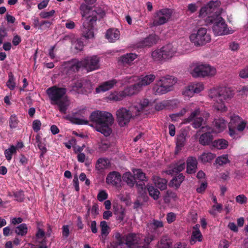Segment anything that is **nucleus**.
<instances>
[{
  "mask_svg": "<svg viewBox=\"0 0 248 248\" xmlns=\"http://www.w3.org/2000/svg\"><path fill=\"white\" fill-rule=\"evenodd\" d=\"M219 1H211L206 6L202 7L199 13V17L204 18L208 23L213 24V31L216 35H225L232 34L234 31L229 29L225 20L220 16Z\"/></svg>",
  "mask_w": 248,
  "mask_h": 248,
  "instance_id": "nucleus-1",
  "label": "nucleus"
},
{
  "mask_svg": "<svg viewBox=\"0 0 248 248\" xmlns=\"http://www.w3.org/2000/svg\"><path fill=\"white\" fill-rule=\"evenodd\" d=\"M80 10L82 16L85 17L80 27L81 35L86 39H93L94 26L96 25V20L103 17L105 13L102 9L93 10L89 9L86 5H81Z\"/></svg>",
  "mask_w": 248,
  "mask_h": 248,
  "instance_id": "nucleus-2",
  "label": "nucleus"
},
{
  "mask_svg": "<svg viewBox=\"0 0 248 248\" xmlns=\"http://www.w3.org/2000/svg\"><path fill=\"white\" fill-rule=\"evenodd\" d=\"M234 95L233 91L225 86L214 87L208 91V96L213 102L214 108L222 112L228 109L225 102L230 101Z\"/></svg>",
  "mask_w": 248,
  "mask_h": 248,
  "instance_id": "nucleus-3",
  "label": "nucleus"
},
{
  "mask_svg": "<svg viewBox=\"0 0 248 248\" xmlns=\"http://www.w3.org/2000/svg\"><path fill=\"white\" fill-rule=\"evenodd\" d=\"M150 107V102L147 99H143L135 103L130 108L129 110L125 108L119 109L117 112V116L119 124L124 126L132 118V115H138L140 113L145 111Z\"/></svg>",
  "mask_w": 248,
  "mask_h": 248,
  "instance_id": "nucleus-4",
  "label": "nucleus"
},
{
  "mask_svg": "<svg viewBox=\"0 0 248 248\" xmlns=\"http://www.w3.org/2000/svg\"><path fill=\"white\" fill-rule=\"evenodd\" d=\"M66 89L60 88L56 86L48 88L46 93L50 100L51 104L57 105L59 111L63 114H65L67 109V105L65 101L62 99L66 93Z\"/></svg>",
  "mask_w": 248,
  "mask_h": 248,
  "instance_id": "nucleus-5",
  "label": "nucleus"
},
{
  "mask_svg": "<svg viewBox=\"0 0 248 248\" xmlns=\"http://www.w3.org/2000/svg\"><path fill=\"white\" fill-rule=\"evenodd\" d=\"M108 112L96 110L90 116V121L95 125L96 130L105 137L108 136Z\"/></svg>",
  "mask_w": 248,
  "mask_h": 248,
  "instance_id": "nucleus-6",
  "label": "nucleus"
},
{
  "mask_svg": "<svg viewBox=\"0 0 248 248\" xmlns=\"http://www.w3.org/2000/svg\"><path fill=\"white\" fill-rule=\"evenodd\" d=\"M191 75L195 78L214 77L217 73L216 68L210 64L202 62L192 63L189 67Z\"/></svg>",
  "mask_w": 248,
  "mask_h": 248,
  "instance_id": "nucleus-7",
  "label": "nucleus"
},
{
  "mask_svg": "<svg viewBox=\"0 0 248 248\" xmlns=\"http://www.w3.org/2000/svg\"><path fill=\"white\" fill-rule=\"evenodd\" d=\"M228 123L229 134L233 139L241 137V133L247 127V121L237 115L232 114L230 116Z\"/></svg>",
  "mask_w": 248,
  "mask_h": 248,
  "instance_id": "nucleus-8",
  "label": "nucleus"
},
{
  "mask_svg": "<svg viewBox=\"0 0 248 248\" xmlns=\"http://www.w3.org/2000/svg\"><path fill=\"white\" fill-rule=\"evenodd\" d=\"M142 237L141 234L131 233L121 238L120 234L117 233L115 235L117 239V248H123L124 245H126L128 248H134L140 243Z\"/></svg>",
  "mask_w": 248,
  "mask_h": 248,
  "instance_id": "nucleus-9",
  "label": "nucleus"
},
{
  "mask_svg": "<svg viewBox=\"0 0 248 248\" xmlns=\"http://www.w3.org/2000/svg\"><path fill=\"white\" fill-rule=\"evenodd\" d=\"M189 39L195 46H202L209 43L211 37L207 32L205 28H200L197 30L193 31L189 35Z\"/></svg>",
  "mask_w": 248,
  "mask_h": 248,
  "instance_id": "nucleus-10",
  "label": "nucleus"
},
{
  "mask_svg": "<svg viewBox=\"0 0 248 248\" xmlns=\"http://www.w3.org/2000/svg\"><path fill=\"white\" fill-rule=\"evenodd\" d=\"M172 12L171 10L164 8L156 11L154 15L152 26H158L167 23L170 18Z\"/></svg>",
  "mask_w": 248,
  "mask_h": 248,
  "instance_id": "nucleus-11",
  "label": "nucleus"
},
{
  "mask_svg": "<svg viewBox=\"0 0 248 248\" xmlns=\"http://www.w3.org/2000/svg\"><path fill=\"white\" fill-rule=\"evenodd\" d=\"M156 76L153 74H142L138 77H130L128 78V82L136 80L137 83L142 90L143 88L149 86L155 80Z\"/></svg>",
  "mask_w": 248,
  "mask_h": 248,
  "instance_id": "nucleus-12",
  "label": "nucleus"
},
{
  "mask_svg": "<svg viewBox=\"0 0 248 248\" xmlns=\"http://www.w3.org/2000/svg\"><path fill=\"white\" fill-rule=\"evenodd\" d=\"M162 48L165 61L170 60L174 57L184 54L183 52L178 50L176 46L172 44H168L163 46Z\"/></svg>",
  "mask_w": 248,
  "mask_h": 248,
  "instance_id": "nucleus-13",
  "label": "nucleus"
},
{
  "mask_svg": "<svg viewBox=\"0 0 248 248\" xmlns=\"http://www.w3.org/2000/svg\"><path fill=\"white\" fill-rule=\"evenodd\" d=\"M83 67L88 72L92 71L99 68V59L96 56H88L82 60Z\"/></svg>",
  "mask_w": 248,
  "mask_h": 248,
  "instance_id": "nucleus-14",
  "label": "nucleus"
},
{
  "mask_svg": "<svg viewBox=\"0 0 248 248\" xmlns=\"http://www.w3.org/2000/svg\"><path fill=\"white\" fill-rule=\"evenodd\" d=\"M201 131L202 132H205V133L200 136L199 139L200 143L203 145L209 144L213 139L211 133H213L214 131L210 127L207 126H202Z\"/></svg>",
  "mask_w": 248,
  "mask_h": 248,
  "instance_id": "nucleus-15",
  "label": "nucleus"
},
{
  "mask_svg": "<svg viewBox=\"0 0 248 248\" xmlns=\"http://www.w3.org/2000/svg\"><path fill=\"white\" fill-rule=\"evenodd\" d=\"M200 113L199 108H196L194 111L191 112L190 115L188 118V121H193L192 125L194 128H199L202 124L203 120L201 117H198Z\"/></svg>",
  "mask_w": 248,
  "mask_h": 248,
  "instance_id": "nucleus-16",
  "label": "nucleus"
},
{
  "mask_svg": "<svg viewBox=\"0 0 248 248\" xmlns=\"http://www.w3.org/2000/svg\"><path fill=\"white\" fill-rule=\"evenodd\" d=\"M137 58V55L133 53H126L119 57V63L124 66L131 65L132 62Z\"/></svg>",
  "mask_w": 248,
  "mask_h": 248,
  "instance_id": "nucleus-17",
  "label": "nucleus"
},
{
  "mask_svg": "<svg viewBox=\"0 0 248 248\" xmlns=\"http://www.w3.org/2000/svg\"><path fill=\"white\" fill-rule=\"evenodd\" d=\"M159 80L168 90V92L172 90L173 86L177 82L176 78L169 75L162 77Z\"/></svg>",
  "mask_w": 248,
  "mask_h": 248,
  "instance_id": "nucleus-18",
  "label": "nucleus"
},
{
  "mask_svg": "<svg viewBox=\"0 0 248 248\" xmlns=\"http://www.w3.org/2000/svg\"><path fill=\"white\" fill-rule=\"evenodd\" d=\"M164 224L162 221L153 219L152 222L147 224L148 231L157 233V235H159L161 233L159 229L162 228Z\"/></svg>",
  "mask_w": 248,
  "mask_h": 248,
  "instance_id": "nucleus-19",
  "label": "nucleus"
},
{
  "mask_svg": "<svg viewBox=\"0 0 248 248\" xmlns=\"http://www.w3.org/2000/svg\"><path fill=\"white\" fill-rule=\"evenodd\" d=\"M200 225L196 224L193 227L192 233L190 239V243L194 245L196 242H201L202 240V235L200 231Z\"/></svg>",
  "mask_w": 248,
  "mask_h": 248,
  "instance_id": "nucleus-20",
  "label": "nucleus"
},
{
  "mask_svg": "<svg viewBox=\"0 0 248 248\" xmlns=\"http://www.w3.org/2000/svg\"><path fill=\"white\" fill-rule=\"evenodd\" d=\"M227 122L222 118L215 119L214 126L216 133H220L224 131L227 127Z\"/></svg>",
  "mask_w": 248,
  "mask_h": 248,
  "instance_id": "nucleus-21",
  "label": "nucleus"
},
{
  "mask_svg": "<svg viewBox=\"0 0 248 248\" xmlns=\"http://www.w3.org/2000/svg\"><path fill=\"white\" fill-rule=\"evenodd\" d=\"M101 233L99 238L101 242L104 244L105 243L108 234V225L105 221H101L100 223Z\"/></svg>",
  "mask_w": 248,
  "mask_h": 248,
  "instance_id": "nucleus-22",
  "label": "nucleus"
},
{
  "mask_svg": "<svg viewBox=\"0 0 248 248\" xmlns=\"http://www.w3.org/2000/svg\"><path fill=\"white\" fill-rule=\"evenodd\" d=\"M141 91L138 83H136L134 85L126 88L122 91L124 97L131 96L137 94Z\"/></svg>",
  "mask_w": 248,
  "mask_h": 248,
  "instance_id": "nucleus-23",
  "label": "nucleus"
},
{
  "mask_svg": "<svg viewBox=\"0 0 248 248\" xmlns=\"http://www.w3.org/2000/svg\"><path fill=\"white\" fill-rule=\"evenodd\" d=\"M153 92L155 95H162L168 93V90L164 86L162 83L157 80L153 87Z\"/></svg>",
  "mask_w": 248,
  "mask_h": 248,
  "instance_id": "nucleus-24",
  "label": "nucleus"
},
{
  "mask_svg": "<svg viewBox=\"0 0 248 248\" xmlns=\"http://www.w3.org/2000/svg\"><path fill=\"white\" fill-rule=\"evenodd\" d=\"M82 60L79 61L77 59H72L69 62L68 71L72 72H77L83 67Z\"/></svg>",
  "mask_w": 248,
  "mask_h": 248,
  "instance_id": "nucleus-25",
  "label": "nucleus"
},
{
  "mask_svg": "<svg viewBox=\"0 0 248 248\" xmlns=\"http://www.w3.org/2000/svg\"><path fill=\"white\" fill-rule=\"evenodd\" d=\"M109 183L117 187L120 186L121 183V175L116 171L109 173Z\"/></svg>",
  "mask_w": 248,
  "mask_h": 248,
  "instance_id": "nucleus-26",
  "label": "nucleus"
},
{
  "mask_svg": "<svg viewBox=\"0 0 248 248\" xmlns=\"http://www.w3.org/2000/svg\"><path fill=\"white\" fill-rule=\"evenodd\" d=\"M197 161L196 158L193 157L188 158L187 160V172L189 174L194 173L197 168Z\"/></svg>",
  "mask_w": 248,
  "mask_h": 248,
  "instance_id": "nucleus-27",
  "label": "nucleus"
},
{
  "mask_svg": "<svg viewBox=\"0 0 248 248\" xmlns=\"http://www.w3.org/2000/svg\"><path fill=\"white\" fill-rule=\"evenodd\" d=\"M163 200L166 203H169L178 201L179 197L175 192L168 190L163 197Z\"/></svg>",
  "mask_w": 248,
  "mask_h": 248,
  "instance_id": "nucleus-28",
  "label": "nucleus"
},
{
  "mask_svg": "<svg viewBox=\"0 0 248 248\" xmlns=\"http://www.w3.org/2000/svg\"><path fill=\"white\" fill-rule=\"evenodd\" d=\"M153 181L155 186L161 190H164L166 188L167 181L166 179L160 178L156 176H154L153 177Z\"/></svg>",
  "mask_w": 248,
  "mask_h": 248,
  "instance_id": "nucleus-29",
  "label": "nucleus"
},
{
  "mask_svg": "<svg viewBox=\"0 0 248 248\" xmlns=\"http://www.w3.org/2000/svg\"><path fill=\"white\" fill-rule=\"evenodd\" d=\"M108 160L107 158H99L97 159L95 164V169L102 171L104 169L107 168L108 165Z\"/></svg>",
  "mask_w": 248,
  "mask_h": 248,
  "instance_id": "nucleus-30",
  "label": "nucleus"
},
{
  "mask_svg": "<svg viewBox=\"0 0 248 248\" xmlns=\"http://www.w3.org/2000/svg\"><path fill=\"white\" fill-rule=\"evenodd\" d=\"M162 47L153 51L151 55L154 61L162 62L165 61Z\"/></svg>",
  "mask_w": 248,
  "mask_h": 248,
  "instance_id": "nucleus-31",
  "label": "nucleus"
},
{
  "mask_svg": "<svg viewBox=\"0 0 248 248\" xmlns=\"http://www.w3.org/2000/svg\"><path fill=\"white\" fill-rule=\"evenodd\" d=\"M215 157V155L209 152H205L199 157V160L203 163H206L212 161Z\"/></svg>",
  "mask_w": 248,
  "mask_h": 248,
  "instance_id": "nucleus-32",
  "label": "nucleus"
},
{
  "mask_svg": "<svg viewBox=\"0 0 248 248\" xmlns=\"http://www.w3.org/2000/svg\"><path fill=\"white\" fill-rule=\"evenodd\" d=\"M66 119L72 124H76L84 125L88 124H89V121L87 120L77 118L74 115L67 116L66 117Z\"/></svg>",
  "mask_w": 248,
  "mask_h": 248,
  "instance_id": "nucleus-33",
  "label": "nucleus"
},
{
  "mask_svg": "<svg viewBox=\"0 0 248 248\" xmlns=\"http://www.w3.org/2000/svg\"><path fill=\"white\" fill-rule=\"evenodd\" d=\"M123 180L131 187L134 186L135 184L134 175L133 176L130 172H126L123 176Z\"/></svg>",
  "mask_w": 248,
  "mask_h": 248,
  "instance_id": "nucleus-34",
  "label": "nucleus"
},
{
  "mask_svg": "<svg viewBox=\"0 0 248 248\" xmlns=\"http://www.w3.org/2000/svg\"><path fill=\"white\" fill-rule=\"evenodd\" d=\"M189 84L190 87L193 90L194 93H198L204 89V85L201 82H192Z\"/></svg>",
  "mask_w": 248,
  "mask_h": 248,
  "instance_id": "nucleus-35",
  "label": "nucleus"
},
{
  "mask_svg": "<svg viewBox=\"0 0 248 248\" xmlns=\"http://www.w3.org/2000/svg\"><path fill=\"white\" fill-rule=\"evenodd\" d=\"M16 78L13 74L10 72L8 73V79L6 83V86L11 91L14 90L16 87Z\"/></svg>",
  "mask_w": 248,
  "mask_h": 248,
  "instance_id": "nucleus-36",
  "label": "nucleus"
},
{
  "mask_svg": "<svg viewBox=\"0 0 248 248\" xmlns=\"http://www.w3.org/2000/svg\"><path fill=\"white\" fill-rule=\"evenodd\" d=\"M185 176L182 174H179L175 177L170 182V186L177 188L180 186L181 183L184 180Z\"/></svg>",
  "mask_w": 248,
  "mask_h": 248,
  "instance_id": "nucleus-37",
  "label": "nucleus"
},
{
  "mask_svg": "<svg viewBox=\"0 0 248 248\" xmlns=\"http://www.w3.org/2000/svg\"><path fill=\"white\" fill-rule=\"evenodd\" d=\"M158 37L155 34L150 35L142 41V46H151L155 44Z\"/></svg>",
  "mask_w": 248,
  "mask_h": 248,
  "instance_id": "nucleus-38",
  "label": "nucleus"
},
{
  "mask_svg": "<svg viewBox=\"0 0 248 248\" xmlns=\"http://www.w3.org/2000/svg\"><path fill=\"white\" fill-rule=\"evenodd\" d=\"M120 33L117 29H109V42H115L120 38Z\"/></svg>",
  "mask_w": 248,
  "mask_h": 248,
  "instance_id": "nucleus-39",
  "label": "nucleus"
},
{
  "mask_svg": "<svg viewBox=\"0 0 248 248\" xmlns=\"http://www.w3.org/2000/svg\"><path fill=\"white\" fill-rule=\"evenodd\" d=\"M133 173L134 175L135 179H137L140 181H147V178L145 176V174L143 173L140 169H133Z\"/></svg>",
  "mask_w": 248,
  "mask_h": 248,
  "instance_id": "nucleus-40",
  "label": "nucleus"
},
{
  "mask_svg": "<svg viewBox=\"0 0 248 248\" xmlns=\"http://www.w3.org/2000/svg\"><path fill=\"white\" fill-rule=\"evenodd\" d=\"M213 145L214 147L218 149H223L227 148L228 141L224 139H219L215 140Z\"/></svg>",
  "mask_w": 248,
  "mask_h": 248,
  "instance_id": "nucleus-41",
  "label": "nucleus"
},
{
  "mask_svg": "<svg viewBox=\"0 0 248 248\" xmlns=\"http://www.w3.org/2000/svg\"><path fill=\"white\" fill-rule=\"evenodd\" d=\"M147 189L151 197L155 200L158 199L160 192L157 189L150 185H147Z\"/></svg>",
  "mask_w": 248,
  "mask_h": 248,
  "instance_id": "nucleus-42",
  "label": "nucleus"
},
{
  "mask_svg": "<svg viewBox=\"0 0 248 248\" xmlns=\"http://www.w3.org/2000/svg\"><path fill=\"white\" fill-rule=\"evenodd\" d=\"M15 232L18 235L21 236L25 235L28 232V228L27 225L22 223L16 228Z\"/></svg>",
  "mask_w": 248,
  "mask_h": 248,
  "instance_id": "nucleus-43",
  "label": "nucleus"
},
{
  "mask_svg": "<svg viewBox=\"0 0 248 248\" xmlns=\"http://www.w3.org/2000/svg\"><path fill=\"white\" fill-rule=\"evenodd\" d=\"M17 148L14 145H11L10 147L5 150L4 155L7 160L10 161L12 159V155L16 153Z\"/></svg>",
  "mask_w": 248,
  "mask_h": 248,
  "instance_id": "nucleus-44",
  "label": "nucleus"
},
{
  "mask_svg": "<svg viewBox=\"0 0 248 248\" xmlns=\"http://www.w3.org/2000/svg\"><path fill=\"white\" fill-rule=\"evenodd\" d=\"M108 90V81L104 82L100 84L95 89L96 93H103Z\"/></svg>",
  "mask_w": 248,
  "mask_h": 248,
  "instance_id": "nucleus-45",
  "label": "nucleus"
},
{
  "mask_svg": "<svg viewBox=\"0 0 248 248\" xmlns=\"http://www.w3.org/2000/svg\"><path fill=\"white\" fill-rule=\"evenodd\" d=\"M108 148V140L107 139H101L98 143V150L100 152H104Z\"/></svg>",
  "mask_w": 248,
  "mask_h": 248,
  "instance_id": "nucleus-46",
  "label": "nucleus"
},
{
  "mask_svg": "<svg viewBox=\"0 0 248 248\" xmlns=\"http://www.w3.org/2000/svg\"><path fill=\"white\" fill-rule=\"evenodd\" d=\"M158 235H157V233H155L148 231L144 238L145 244L146 245H149L151 242L154 240Z\"/></svg>",
  "mask_w": 248,
  "mask_h": 248,
  "instance_id": "nucleus-47",
  "label": "nucleus"
},
{
  "mask_svg": "<svg viewBox=\"0 0 248 248\" xmlns=\"http://www.w3.org/2000/svg\"><path fill=\"white\" fill-rule=\"evenodd\" d=\"M19 121L15 114L12 115L9 119V126L11 129H14L17 127Z\"/></svg>",
  "mask_w": 248,
  "mask_h": 248,
  "instance_id": "nucleus-48",
  "label": "nucleus"
},
{
  "mask_svg": "<svg viewBox=\"0 0 248 248\" xmlns=\"http://www.w3.org/2000/svg\"><path fill=\"white\" fill-rule=\"evenodd\" d=\"M123 92H114L109 94V100L113 101H120L124 98Z\"/></svg>",
  "mask_w": 248,
  "mask_h": 248,
  "instance_id": "nucleus-49",
  "label": "nucleus"
},
{
  "mask_svg": "<svg viewBox=\"0 0 248 248\" xmlns=\"http://www.w3.org/2000/svg\"><path fill=\"white\" fill-rule=\"evenodd\" d=\"M217 164L219 165H223L229 162V160L228 157V155H224L218 156L216 160Z\"/></svg>",
  "mask_w": 248,
  "mask_h": 248,
  "instance_id": "nucleus-50",
  "label": "nucleus"
},
{
  "mask_svg": "<svg viewBox=\"0 0 248 248\" xmlns=\"http://www.w3.org/2000/svg\"><path fill=\"white\" fill-rule=\"evenodd\" d=\"M222 210V206L221 204L217 203L215 205H214L211 209L209 211V213L215 216L216 215V211H217L219 213H220Z\"/></svg>",
  "mask_w": 248,
  "mask_h": 248,
  "instance_id": "nucleus-51",
  "label": "nucleus"
},
{
  "mask_svg": "<svg viewBox=\"0 0 248 248\" xmlns=\"http://www.w3.org/2000/svg\"><path fill=\"white\" fill-rule=\"evenodd\" d=\"M185 138L183 136H180L177 137L176 140V152H178L184 145Z\"/></svg>",
  "mask_w": 248,
  "mask_h": 248,
  "instance_id": "nucleus-52",
  "label": "nucleus"
},
{
  "mask_svg": "<svg viewBox=\"0 0 248 248\" xmlns=\"http://www.w3.org/2000/svg\"><path fill=\"white\" fill-rule=\"evenodd\" d=\"M183 95L186 97H191L193 96L194 93L190 87V84L186 87L182 92Z\"/></svg>",
  "mask_w": 248,
  "mask_h": 248,
  "instance_id": "nucleus-53",
  "label": "nucleus"
},
{
  "mask_svg": "<svg viewBox=\"0 0 248 248\" xmlns=\"http://www.w3.org/2000/svg\"><path fill=\"white\" fill-rule=\"evenodd\" d=\"M187 110V108H184L180 112L170 115V117L172 121H177L178 118L183 116Z\"/></svg>",
  "mask_w": 248,
  "mask_h": 248,
  "instance_id": "nucleus-54",
  "label": "nucleus"
},
{
  "mask_svg": "<svg viewBox=\"0 0 248 248\" xmlns=\"http://www.w3.org/2000/svg\"><path fill=\"white\" fill-rule=\"evenodd\" d=\"M185 168V164L184 162H180L177 163L172 170L174 172H179L182 171Z\"/></svg>",
  "mask_w": 248,
  "mask_h": 248,
  "instance_id": "nucleus-55",
  "label": "nucleus"
},
{
  "mask_svg": "<svg viewBox=\"0 0 248 248\" xmlns=\"http://www.w3.org/2000/svg\"><path fill=\"white\" fill-rule=\"evenodd\" d=\"M236 202L241 204H245L247 202L248 198L244 194H240L236 196Z\"/></svg>",
  "mask_w": 248,
  "mask_h": 248,
  "instance_id": "nucleus-56",
  "label": "nucleus"
},
{
  "mask_svg": "<svg viewBox=\"0 0 248 248\" xmlns=\"http://www.w3.org/2000/svg\"><path fill=\"white\" fill-rule=\"evenodd\" d=\"M55 13V11L52 10L49 12H42L40 14V16L43 18H47L53 16Z\"/></svg>",
  "mask_w": 248,
  "mask_h": 248,
  "instance_id": "nucleus-57",
  "label": "nucleus"
},
{
  "mask_svg": "<svg viewBox=\"0 0 248 248\" xmlns=\"http://www.w3.org/2000/svg\"><path fill=\"white\" fill-rule=\"evenodd\" d=\"M108 193L104 190L100 191L97 195V199L99 202H103L108 198Z\"/></svg>",
  "mask_w": 248,
  "mask_h": 248,
  "instance_id": "nucleus-58",
  "label": "nucleus"
},
{
  "mask_svg": "<svg viewBox=\"0 0 248 248\" xmlns=\"http://www.w3.org/2000/svg\"><path fill=\"white\" fill-rule=\"evenodd\" d=\"M115 214L117 216L116 217L117 218V220H119L120 221H121L124 219V210L123 208H121L119 210L115 211Z\"/></svg>",
  "mask_w": 248,
  "mask_h": 248,
  "instance_id": "nucleus-59",
  "label": "nucleus"
},
{
  "mask_svg": "<svg viewBox=\"0 0 248 248\" xmlns=\"http://www.w3.org/2000/svg\"><path fill=\"white\" fill-rule=\"evenodd\" d=\"M41 126V121L39 120H35L32 123V129L34 131L37 132L40 130Z\"/></svg>",
  "mask_w": 248,
  "mask_h": 248,
  "instance_id": "nucleus-60",
  "label": "nucleus"
},
{
  "mask_svg": "<svg viewBox=\"0 0 248 248\" xmlns=\"http://www.w3.org/2000/svg\"><path fill=\"white\" fill-rule=\"evenodd\" d=\"M136 187L139 193L141 195L146 193V188L144 184H137Z\"/></svg>",
  "mask_w": 248,
  "mask_h": 248,
  "instance_id": "nucleus-61",
  "label": "nucleus"
},
{
  "mask_svg": "<svg viewBox=\"0 0 248 248\" xmlns=\"http://www.w3.org/2000/svg\"><path fill=\"white\" fill-rule=\"evenodd\" d=\"M70 234L69 226L64 225L62 227V236L64 238H67Z\"/></svg>",
  "mask_w": 248,
  "mask_h": 248,
  "instance_id": "nucleus-62",
  "label": "nucleus"
},
{
  "mask_svg": "<svg viewBox=\"0 0 248 248\" xmlns=\"http://www.w3.org/2000/svg\"><path fill=\"white\" fill-rule=\"evenodd\" d=\"M176 214L172 212H170L167 214L166 219L168 223H171L174 221L176 219Z\"/></svg>",
  "mask_w": 248,
  "mask_h": 248,
  "instance_id": "nucleus-63",
  "label": "nucleus"
},
{
  "mask_svg": "<svg viewBox=\"0 0 248 248\" xmlns=\"http://www.w3.org/2000/svg\"><path fill=\"white\" fill-rule=\"evenodd\" d=\"M170 242L167 241L166 239L165 238H163L161 239L160 241V248H170Z\"/></svg>",
  "mask_w": 248,
  "mask_h": 248,
  "instance_id": "nucleus-64",
  "label": "nucleus"
}]
</instances>
